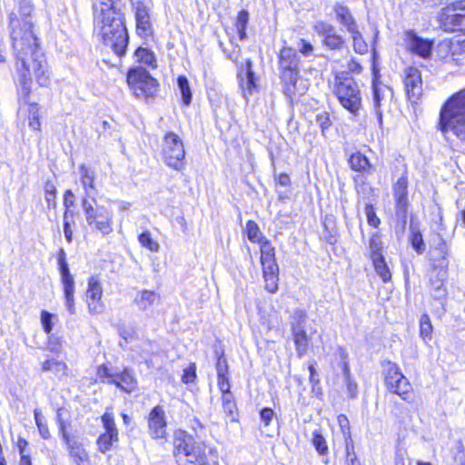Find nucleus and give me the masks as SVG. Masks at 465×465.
I'll use <instances>...</instances> for the list:
<instances>
[{"label": "nucleus", "mask_w": 465, "mask_h": 465, "mask_svg": "<svg viewBox=\"0 0 465 465\" xmlns=\"http://www.w3.org/2000/svg\"><path fill=\"white\" fill-rule=\"evenodd\" d=\"M32 11V5L25 1L20 4V14L24 17L19 19L14 13L9 17L11 39L17 59L16 70L22 92L25 96L31 91L34 79L40 86H47L50 84L48 65L33 30L30 19Z\"/></svg>", "instance_id": "nucleus-1"}, {"label": "nucleus", "mask_w": 465, "mask_h": 465, "mask_svg": "<svg viewBox=\"0 0 465 465\" xmlns=\"http://www.w3.org/2000/svg\"><path fill=\"white\" fill-rule=\"evenodd\" d=\"M123 7V0H97L94 7L96 29L104 44L119 56L124 54L128 44Z\"/></svg>", "instance_id": "nucleus-2"}, {"label": "nucleus", "mask_w": 465, "mask_h": 465, "mask_svg": "<svg viewBox=\"0 0 465 465\" xmlns=\"http://www.w3.org/2000/svg\"><path fill=\"white\" fill-rule=\"evenodd\" d=\"M439 125L443 134L451 133L465 145V88L453 94L442 106Z\"/></svg>", "instance_id": "nucleus-3"}, {"label": "nucleus", "mask_w": 465, "mask_h": 465, "mask_svg": "<svg viewBox=\"0 0 465 465\" xmlns=\"http://www.w3.org/2000/svg\"><path fill=\"white\" fill-rule=\"evenodd\" d=\"M173 455L178 465H209L206 446L181 432L174 439Z\"/></svg>", "instance_id": "nucleus-4"}, {"label": "nucleus", "mask_w": 465, "mask_h": 465, "mask_svg": "<svg viewBox=\"0 0 465 465\" xmlns=\"http://www.w3.org/2000/svg\"><path fill=\"white\" fill-rule=\"evenodd\" d=\"M82 208L88 226L94 232L105 236L113 231L114 211L111 207L98 204L95 199L82 201Z\"/></svg>", "instance_id": "nucleus-5"}, {"label": "nucleus", "mask_w": 465, "mask_h": 465, "mask_svg": "<svg viewBox=\"0 0 465 465\" xmlns=\"http://www.w3.org/2000/svg\"><path fill=\"white\" fill-rule=\"evenodd\" d=\"M335 94L346 110L356 114L361 107L362 96L358 84L351 77L337 76Z\"/></svg>", "instance_id": "nucleus-6"}, {"label": "nucleus", "mask_w": 465, "mask_h": 465, "mask_svg": "<svg viewBox=\"0 0 465 465\" xmlns=\"http://www.w3.org/2000/svg\"><path fill=\"white\" fill-rule=\"evenodd\" d=\"M438 20L443 31L465 35V0L454 1L443 7Z\"/></svg>", "instance_id": "nucleus-7"}, {"label": "nucleus", "mask_w": 465, "mask_h": 465, "mask_svg": "<svg viewBox=\"0 0 465 465\" xmlns=\"http://www.w3.org/2000/svg\"><path fill=\"white\" fill-rule=\"evenodd\" d=\"M260 251L265 290L275 293L278 290L279 266L275 261L274 247L268 240H264L261 243Z\"/></svg>", "instance_id": "nucleus-8"}, {"label": "nucleus", "mask_w": 465, "mask_h": 465, "mask_svg": "<svg viewBox=\"0 0 465 465\" xmlns=\"http://www.w3.org/2000/svg\"><path fill=\"white\" fill-rule=\"evenodd\" d=\"M127 83L138 98L153 97L158 89L157 81L143 68L137 67L129 71Z\"/></svg>", "instance_id": "nucleus-9"}, {"label": "nucleus", "mask_w": 465, "mask_h": 465, "mask_svg": "<svg viewBox=\"0 0 465 465\" xmlns=\"http://www.w3.org/2000/svg\"><path fill=\"white\" fill-rule=\"evenodd\" d=\"M163 157L164 163L174 170L181 171L184 168V145L182 139L173 132L164 134Z\"/></svg>", "instance_id": "nucleus-10"}, {"label": "nucleus", "mask_w": 465, "mask_h": 465, "mask_svg": "<svg viewBox=\"0 0 465 465\" xmlns=\"http://www.w3.org/2000/svg\"><path fill=\"white\" fill-rule=\"evenodd\" d=\"M386 387L390 391L399 395L403 400L408 399L411 385L401 373L399 366L390 361L382 362Z\"/></svg>", "instance_id": "nucleus-11"}, {"label": "nucleus", "mask_w": 465, "mask_h": 465, "mask_svg": "<svg viewBox=\"0 0 465 465\" xmlns=\"http://www.w3.org/2000/svg\"><path fill=\"white\" fill-rule=\"evenodd\" d=\"M380 75L375 67H373L372 79V104L379 124H382V111L390 105L392 98V90L383 84L380 79Z\"/></svg>", "instance_id": "nucleus-12"}, {"label": "nucleus", "mask_w": 465, "mask_h": 465, "mask_svg": "<svg viewBox=\"0 0 465 465\" xmlns=\"http://www.w3.org/2000/svg\"><path fill=\"white\" fill-rule=\"evenodd\" d=\"M313 30L322 37V45L330 50H341L345 45V38L328 22L317 21L313 25Z\"/></svg>", "instance_id": "nucleus-13"}, {"label": "nucleus", "mask_w": 465, "mask_h": 465, "mask_svg": "<svg viewBox=\"0 0 465 465\" xmlns=\"http://www.w3.org/2000/svg\"><path fill=\"white\" fill-rule=\"evenodd\" d=\"M279 64L282 79L294 86L298 76V56L295 50L283 47L280 53Z\"/></svg>", "instance_id": "nucleus-14"}, {"label": "nucleus", "mask_w": 465, "mask_h": 465, "mask_svg": "<svg viewBox=\"0 0 465 465\" xmlns=\"http://www.w3.org/2000/svg\"><path fill=\"white\" fill-rule=\"evenodd\" d=\"M102 422L104 432L98 437L96 443L99 451L105 453L118 442L119 434L114 417L111 413L105 412L102 416Z\"/></svg>", "instance_id": "nucleus-15"}, {"label": "nucleus", "mask_w": 465, "mask_h": 465, "mask_svg": "<svg viewBox=\"0 0 465 465\" xmlns=\"http://www.w3.org/2000/svg\"><path fill=\"white\" fill-rule=\"evenodd\" d=\"M103 287L100 281L95 277H91L88 281L86 291V300L88 311L91 314H100L103 312L104 305L102 302Z\"/></svg>", "instance_id": "nucleus-16"}, {"label": "nucleus", "mask_w": 465, "mask_h": 465, "mask_svg": "<svg viewBox=\"0 0 465 465\" xmlns=\"http://www.w3.org/2000/svg\"><path fill=\"white\" fill-rule=\"evenodd\" d=\"M149 433L153 439H163L166 435L165 412L162 406H155L148 416Z\"/></svg>", "instance_id": "nucleus-17"}, {"label": "nucleus", "mask_w": 465, "mask_h": 465, "mask_svg": "<svg viewBox=\"0 0 465 465\" xmlns=\"http://www.w3.org/2000/svg\"><path fill=\"white\" fill-rule=\"evenodd\" d=\"M405 73L404 84L406 93L409 99L415 103L422 93L421 74L419 69L415 67H409Z\"/></svg>", "instance_id": "nucleus-18"}, {"label": "nucleus", "mask_w": 465, "mask_h": 465, "mask_svg": "<svg viewBox=\"0 0 465 465\" xmlns=\"http://www.w3.org/2000/svg\"><path fill=\"white\" fill-rule=\"evenodd\" d=\"M60 431L64 441L66 443L71 458L76 465H91L88 453L76 441H72L63 422L60 423Z\"/></svg>", "instance_id": "nucleus-19"}, {"label": "nucleus", "mask_w": 465, "mask_h": 465, "mask_svg": "<svg viewBox=\"0 0 465 465\" xmlns=\"http://www.w3.org/2000/svg\"><path fill=\"white\" fill-rule=\"evenodd\" d=\"M407 188L408 180L404 175L399 178L393 186L394 198L396 201V215L403 219L406 218L409 205Z\"/></svg>", "instance_id": "nucleus-20"}, {"label": "nucleus", "mask_w": 465, "mask_h": 465, "mask_svg": "<svg viewBox=\"0 0 465 465\" xmlns=\"http://www.w3.org/2000/svg\"><path fill=\"white\" fill-rule=\"evenodd\" d=\"M252 64L250 59L246 60L245 66H242L238 73L239 84L245 98L251 95L256 89Z\"/></svg>", "instance_id": "nucleus-21"}, {"label": "nucleus", "mask_w": 465, "mask_h": 465, "mask_svg": "<svg viewBox=\"0 0 465 465\" xmlns=\"http://www.w3.org/2000/svg\"><path fill=\"white\" fill-rule=\"evenodd\" d=\"M109 383L115 384L122 391L131 393L137 388V381L128 369H124L122 372L115 373L114 379L109 380Z\"/></svg>", "instance_id": "nucleus-22"}, {"label": "nucleus", "mask_w": 465, "mask_h": 465, "mask_svg": "<svg viewBox=\"0 0 465 465\" xmlns=\"http://www.w3.org/2000/svg\"><path fill=\"white\" fill-rule=\"evenodd\" d=\"M334 13L339 24L350 34L358 29V25L350 9L341 4L334 5Z\"/></svg>", "instance_id": "nucleus-23"}, {"label": "nucleus", "mask_w": 465, "mask_h": 465, "mask_svg": "<svg viewBox=\"0 0 465 465\" xmlns=\"http://www.w3.org/2000/svg\"><path fill=\"white\" fill-rule=\"evenodd\" d=\"M132 5L135 11L137 30L147 34L151 29L150 15L147 7L140 0H132Z\"/></svg>", "instance_id": "nucleus-24"}, {"label": "nucleus", "mask_w": 465, "mask_h": 465, "mask_svg": "<svg viewBox=\"0 0 465 465\" xmlns=\"http://www.w3.org/2000/svg\"><path fill=\"white\" fill-rule=\"evenodd\" d=\"M409 49L422 58H429L431 54L432 42L422 39L415 35H409Z\"/></svg>", "instance_id": "nucleus-25"}, {"label": "nucleus", "mask_w": 465, "mask_h": 465, "mask_svg": "<svg viewBox=\"0 0 465 465\" xmlns=\"http://www.w3.org/2000/svg\"><path fill=\"white\" fill-rule=\"evenodd\" d=\"M65 306L70 314L75 313L74 307V280L72 274L61 277Z\"/></svg>", "instance_id": "nucleus-26"}, {"label": "nucleus", "mask_w": 465, "mask_h": 465, "mask_svg": "<svg viewBox=\"0 0 465 465\" xmlns=\"http://www.w3.org/2000/svg\"><path fill=\"white\" fill-rule=\"evenodd\" d=\"M160 301V295L153 291L143 290L138 292L135 298L134 303L141 311L149 310L153 304Z\"/></svg>", "instance_id": "nucleus-27"}, {"label": "nucleus", "mask_w": 465, "mask_h": 465, "mask_svg": "<svg viewBox=\"0 0 465 465\" xmlns=\"http://www.w3.org/2000/svg\"><path fill=\"white\" fill-rule=\"evenodd\" d=\"M293 340L297 354L300 358L303 357L309 349L310 339L304 330V328H297L292 331Z\"/></svg>", "instance_id": "nucleus-28"}, {"label": "nucleus", "mask_w": 465, "mask_h": 465, "mask_svg": "<svg viewBox=\"0 0 465 465\" xmlns=\"http://www.w3.org/2000/svg\"><path fill=\"white\" fill-rule=\"evenodd\" d=\"M80 178L83 186L84 187L85 193L87 195L90 194L89 190H95L94 180H95V172L94 170L87 167L85 164H82L80 166Z\"/></svg>", "instance_id": "nucleus-29"}, {"label": "nucleus", "mask_w": 465, "mask_h": 465, "mask_svg": "<svg viewBox=\"0 0 465 465\" xmlns=\"http://www.w3.org/2000/svg\"><path fill=\"white\" fill-rule=\"evenodd\" d=\"M42 370L44 371H51L59 377H64L67 374V365L64 361L54 359L44 361L42 364Z\"/></svg>", "instance_id": "nucleus-30"}, {"label": "nucleus", "mask_w": 465, "mask_h": 465, "mask_svg": "<svg viewBox=\"0 0 465 465\" xmlns=\"http://www.w3.org/2000/svg\"><path fill=\"white\" fill-rule=\"evenodd\" d=\"M351 39L352 42V47L355 53L359 54H365L368 53L369 45L364 40L362 34L359 28L350 33Z\"/></svg>", "instance_id": "nucleus-31"}, {"label": "nucleus", "mask_w": 465, "mask_h": 465, "mask_svg": "<svg viewBox=\"0 0 465 465\" xmlns=\"http://www.w3.org/2000/svg\"><path fill=\"white\" fill-rule=\"evenodd\" d=\"M410 231H411L410 241H411V246L418 253H422L425 250V244H424L422 235L420 232L419 227L416 224L411 223Z\"/></svg>", "instance_id": "nucleus-32"}, {"label": "nucleus", "mask_w": 465, "mask_h": 465, "mask_svg": "<svg viewBox=\"0 0 465 465\" xmlns=\"http://www.w3.org/2000/svg\"><path fill=\"white\" fill-rule=\"evenodd\" d=\"M349 163L351 169L358 172L367 171L371 167L367 157L361 153H352Z\"/></svg>", "instance_id": "nucleus-33"}, {"label": "nucleus", "mask_w": 465, "mask_h": 465, "mask_svg": "<svg viewBox=\"0 0 465 465\" xmlns=\"http://www.w3.org/2000/svg\"><path fill=\"white\" fill-rule=\"evenodd\" d=\"M372 263L375 269L376 273L381 277V279L387 282L391 279V273L387 265L384 257L374 258L372 259Z\"/></svg>", "instance_id": "nucleus-34"}, {"label": "nucleus", "mask_w": 465, "mask_h": 465, "mask_svg": "<svg viewBox=\"0 0 465 465\" xmlns=\"http://www.w3.org/2000/svg\"><path fill=\"white\" fill-rule=\"evenodd\" d=\"M437 56L447 64H453V55L451 54V45L449 39H445L439 43L436 49Z\"/></svg>", "instance_id": "nucleus-35"}, {"label": "nucleus", "mask_w": 465, "mask_h": 465, "mask_svg": "<svg viewBox=\"0 0 465 465\" xmlns=\"http://www.w3.org/2000/svg\"><path fill=\"white\" fill-rule=\"evenodd\" d=\"M449 43L451 45V54L453 55V64H459L461 60L460 56L465 54V39H449Z\"/></svg>", "instance_id": "nucleus-36"}, {"label": "nucleus", "mask_w": 465, "mask_h": 465, "mask_svg": "<svg viewBox=\"0 0 465 465\" xmlns=\"http://www.w3.org/2000/svg\"><path fill=\"white\" fill-rule=\"evenodd\" d=\"M246 233L248 239L252 242H259L261 244L264 240H267L262 236L258 224L254 221L247 222Z\"/></svg>", "instance_id": "nucleus-37"}, {"label": "nucleus", "mask_w": 465, "mask_h": 465, "mask_svg": "<svg viewBox=\"0 0 465 465\" xmlns=\"http://www.w3.org/2000/svg\"><path fill=\"white\" fill-rule=\"evenodd\" d=\"M432 324L428 314H422L420 319V335L425 341L431 340Z\"/></svg>", "instance_id": "nucleus-38"}, {"label": "nucleus", "mask_w": 465, "mask_h": 465, "mask_svg": "<svg viewBox=\"0 0 465 465\" xmlns=\"http://www.w3.org/2000/svg\"><path fill=\"white\" fill-rule=\"evenodd\" d=\"M135 56L137 60L144 64L152 67H156V60L154 54L147 48L139 47L135 51Z\"/></svg>", "instance_id": "nucleus-39"}, {"label": "nucleus", "mask_w": 465, "mask_h": 465, "mask_svg": "<svg viewBox=\"0 0 465 465\" xmlns=\"http://www.w3.org/2000/svg\"><path fill=\"white\" fill-rule=\"evenodd\" d=\"M249 20V14L245 10H241L238 13L235 25L240 36L241 40H244L246 38V27Z\"/></svg>", "instance_id": "nucleus-40"}, {"label": "nucleus", "mask_w": 465, "mask_h": 465, "mask_svg": "<svg viewBox=\"0 0 465 465\" xmlns=\"http://www.w3.org/2000/svg\"><path fill=\"white\" fill-rule=\"evenodd\" d=\"M369 249L371 252V260L376 257L377 258L383 257V255H382L383 244L381 240V237L378 234L375 233V234L371 235V237L370 239Z\"/></svg>", "instance_id": "nucleus-41"}, {"label": "nucleus", "mask_w": 465, "mask_h": 465, "mask_svg": "<svg viewBox=\"0 0 465 465\" xmlns=\"http://www.w3.org/2000/svg\"><path fill=\"white\" fill-rule=\"evenodd\" d=\"M178 86L182 94L183 102L185 105L190 104L192 101V93L187 78L180 75L177 79Z\"/></svg>", "instance_id": "nucleus-42"}, {"label": "nucleus", "mask_w": 465, "mask_h": 465, "mask_svg": "<svg viewBox=\"0 0 465 465\" xmlns=\"http://www.w3.org/2000/svg\"><path fill=\"white\" fill-rule=\"evenodd\" d=\"M312 445L320 455L326 454L328 451L327 442L319 430L312 432Z\"/></svg>", "instance_id": "nucleus-43"}, {"label": "nucleus", "mask_w": 465, "mask_h": 465, "mask_svg": "<svg viewBox=\"0 0 465 465\" xmlns=\"http://www.w3.org/2000/svg\"><path fill=\"white\" fill-rule=\"evenodd\" d=\"M343 375L349 396L354 398L357 395L358 388L356 382L351 380L349 365L347 362L343 363Z\"/></svg>", "instance_id": "nucleus-44"}, {"label": "nucleus", "mask_w": 465, "mask_h": 465, "mask_svg": "<svg viewBox=\"0 0 465 465\" xmlns=\"http://www.w3.org/2000/svg\"><path fill=\"white\" fill-rule=\"evenodd\" d=\"M139 242L144 248H147L151 252H158L160 245L159 243L153 240L149 232H143L138 237Z\"/></svg>", "instance_id": "nucleus-45"}, {"label": "nucleus", "mask_w": 465, "mask_h": 465, "mask_svg": "<svg viewBox=\"0 0 465 465\" xmlns=\"http://www.w3.org/2000/svg\"><path fill=\"white\" fill-rule=\"evenodd\" d=\"M222 403L223 408L227 414L232 415L234 413L236 410V404L234 401V397L231 391L222 392Z\"/></svg>", "instance_id": "nucleus-46"}, {"label": "nucleus", "mask_w": 465, "mask_h": 465, "mask_svg": "<svg viewBox=\"0 0 465 465\" xmlns=\"http://www.w3.org/2000/svg\"><path fill=\"white\" fill-rule=\"evenodd\" d=\"M54 321H57V316L45 310L41 312V323L44 329V331L49 334L54 326Z\"/></svg>", "instance_id": "nucleus-47"}, {"label": "nucleus", "mask_w": 465, "mask_h": 465, "mask_svg": "<svg viewBox=\"0 0 465 465\" xmlns=\"http://www.w3.org/2000/svg\"><path fill=\"white\" fill-rule=\"evenodd\" d=\"M29 126L35 130L39 131L41 123L39 120V107L37 104H29Z\"/></svg>", "instance_id": "nucleus-48"}, {"label": "nucleus", "mask_w": 465, "mask_h": 465, "mask_svg": "<svg viewBox=\"0 0 465 465\" xmlns=\"http://www.w3.org/2000/svg\"><path fill=\"white\" fill-rule=\"evenodd\" d=\"M34 414L40 435L45 440L49 439L50 431L47 424L45 422L44 418L41 415V412L38 410H35Z\"/></svg>", "instance_id": "nucleus-49"}, {"label": "nucleus", "mask_w": 465, "mask_h": 465, "mask_svg": "<svg viewBox=\"0 0 465 465\" xmlns=\"http://www.w3.org/2000/svg\"><path fill=\"white\" fill-rule=\"evenodd\" d=\"M307 319L306 312L303 310H296L292 315V328L295 331L297 328H304Z\"/></svg>", "instance_id": "nucleus-50"}, {"label": "nucleus", "mask_w": 465, "mask_h": 465, "mask_svg": "<svg viewBox=\"0 0 465 465\" xmlns=\"http://www.w3.org/2000/svg\"><path fill=\"white\" fill-rule=\"evenodd\" d=\"M45 200L48 203V206L54 207L55 206V193H56V188L54 184L51 182H47L45 185Z\"/></svg>", "instance_id": "nucleus-51"}, {"label": "nucleus", "mask_w": 465, "mask_h": 465, "mask_svg": "<svg viewBox=\"0 0 465 465\" xmlns=\"http://www.w3.org/2000/svg\"><path fill=\"white\" fill-rule=\"evenodd\" d=\"M96 374H97L98 379L102 382H107V383H109V380L114 379V377H115V373H112L111 371L109 370V368L104 364L99 365L97 367Z\"/></svg>", "instance_id": "nucleus-52"}, {"label": "nucleus", "mask_w": 465, "mask_h": 465, "mask_svg": "<svg viewBox=\"0 0 465 465\" xmlns=\"http://www.w3.org/2000/svg\"><path fill=\"white\" fill-rule=\"evenodd\" d=\"M316 123L320 126L322 135H325V131L331 125L330 115L326 112L317 114Z\"/></svg>", "instance_id": "nucleus-53"}, {"label": "nucleus", "mask_w": 465, "mask_h": 465, "mask_svg": "<svg viewBox=\"0 0 465 465\" xmlns=\"http://www.w3.org/2000/svg\"><path fill=\"white\" fill-rule=\"evenodd\" d=\"M196 379V365L192 362L190 365L183 370V374L182 376V381L183 383H191L193 382Z\"/></svg>", "instance_id": "nucleus-54"}, {"label": "nucleus", "mask_w": 465, "mask_h": 465, "mask_svg": "<svg viewBox=\"0 0 465 465\" xmlns=\"http://www.w3.org/2000/svg\"><path fill=\"white\" fill-rule=\"evenodd\" d=\"M437 250H439L440 257L439 259L434 258V262L438 267L446 269L449 262L447 260L448 251L445 243H441Z\"/></svg>", "instance_id": "nucleus-55"}, {"label": "nucleus", "mask_w": 465, "mask_h": 465, "mask_svg": "<svg viewBox=\"0 0 465 465\" xmlns=\"http://www.w3.org/2000/svg\"><path fill=\"white\" fill-rule=\"evenodd\" d=\"M365 213L367 217V222L371 226L378 227L380 224V219L376 215L374 208L371 204H366L365 206Z\"/></svg>", "instance_id": "nucleus-56"}, {"label": "nucleus", "mask_w": 465, "mask_h": 465, "mask_svg": "<svg viewBox=\"0 0 465 465\" xmlns=\"http://www.w3.org/2000/svg\"><path fill=\"white\" fill-rule=\"evenodd\" d=\"M217 376L229 375V367L227 360L223 356H219L216 362Z\"/></svg>", "instance_id": "nucleus-57"}, {"label": "nucleus", "mask_w": 465, "mask_h": 465, "mask_svg": "<svg viewBox=\"0 0 465 465\" xmlns=\"http://www.w3.org/2000/svg\"><path fill=\"white\" fill-rule=\"evenodd\" d=\"M274 417V411L271 408H263L260 411L261 420L265 426H268Z\"/></svg>", "instance_id": "nucleus-58"}, {"label": "nucleus", "mask_w": 465, "mask_h": 465, "mask_svg": "<svg viewBox=\"0 0 465 465\" xmlns=\"http://www.w3.org/2000/svg\"><path fill=\"white\" fill-rule=\"evenodd\" d=\"M299 51L305 56H309L313 52V46L304 39H300L298 43Z\"/></svg>", "instance_id": "nucleus-59"}, {"label": "nucleus", "mask_w": 465, "mask_h": 465, "mask_svg": "<svg viewBox=\"0 0 465 465\" xmlns=\"http://www.w3.org/2000/svg\"><path fill=\"white\" fill-rule=\"evenodd\" d=\"M217 383L221 392L231 391L229 375L217 376Z\"/></svg>", "instance_id": "nucleus-60"}, {"label": "nucleus", "mask_w": 465, "mask_h": 465, "mask_svg": "<svg viewBox=\"0 0 465 465\" xmlns=\"http://www.w3.org/2000/svg\"><path fill=\"white\" fill-rule=\"evenodd\" d=\"M68 213H69L68 211H65L64 213V237L66 238L67 242H71L72 238H73V231L71 229L70 223L67 220Z\"/></svg>", "instance_id": "nucleus-61"}, {"label": "nucleus", "mask_w": 465, "mask_h": 465, "mask_svg": "<svg viewBox=\"0 0 465 465\" xmlns=\"http://www.w3.org/2000/svg\"><path fill=\"white\" fill-rule=\"evenodd\" d=\"M74 203V195L71 190H66L64 194V205L65 206V211L69 212V208L73 206Z\"/></svg>", "instance_id": "nucleus-62"}, {"label": "nucleus", "mask_w": 465, "mask_h": 465, "mask_svg": "<svg viewBox=\"0 0 465 465\" xmlns=\"http://www.w3.org/2000/svg\"><path fill=\"white\" fill-rule=\"evenodd\" d=\"M277 183L281 184L282 186H288L291 183V178L286 173H280L277 178Z\"/></svg>", "instance_id": "nucleus-63"}, {"label": "nucleus", "mask_w": 465, "mask_h": 465, "mask_svg": "<svg viewBox=\"0 0 465 465\" xmlns=\"http://www.w3.org/2000/svg\"><path fill=\"white\" fill-rule=\"evenodd\" d=\"M348 68L351 72H361V64L353 59H351L350 61V63L348 64Z\"/></svg>", "instance_id": "nucleus-64"}]
</instances>
